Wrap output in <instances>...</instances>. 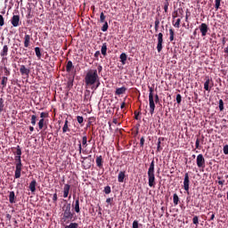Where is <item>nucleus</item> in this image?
Masks as SVG:
<instances>
[{
	"label": "nucleus",
	"instance_id": "obj_23",
	"mask_svg": "<svg viewBox=\"0 0 228 228\" xmlns=\"http://www.w3.org/2000/svg\"><path fill=\"white\" fill-rule=\"evenodd\" d=\"M9 202H10V204H15V191H10Z\"/></svg>",
	"mask_w": 228,
	"mask_h": 228
},
{
	"label": "nucleus",
	"instance_id": "obj_42",
	"mask_svg": "<svg viewBox=\"0 0 228 228\" xmlns=\"http://www.w3.org/2000/svg\"><path fill=\"white\" fill-rule=\"evenodd\" d=\"M104 20H106V16L104 15V12H101L100 22H105Z\"/></svg>",
	"mask_w": 228,
	"mask_h": 228
},
{
	"label": "nucleus",
	"instance_id": "obj_32",
	"mask_svg": "<svg viewBox=\"0 0 228 228\" xmlns=\"http://www.w3.org/2000/svg\"><path fill=\"white\" fill-rule=\"evenodd\" d=\"M79 224L77 223H70L69 225H66L64 228H77Z\"/></svg>",
	"mask_w": 228,
	"mask_h": 228
},
{
	"label": "nucleus",
	"instance_id": "obj_53",
	"mask_svg": "<svg viewBox=\"0 0 228 228\" xmlns=\"http://www.w3.org/2000/svg\"><path fill=\"white\" fill-rule=\"evenodd\" d=\"M0 26H4V18L0 14Z\"/></svg>",
	"mask_w": 228,
	"mask_h": 228
},
{
	"label": "nucleus",
	"instance_id": "obj_37",
	"mask_svg": "<svg viewBox=\"0 0 228 228\" xmlns=\"http://www.w3.org/2000/svg\"><path fill=\"white\" fill-rule=\"evenodd\" d=\"M159 29V19L155 20V32L158 33V30Z\"/></svg>",
	"mask_w": 228,
	"mask_h": 228
},
{
	"label": "nucleus",
	"instance_id": "obj_21",
	"mask_svg": "<svg viewBox=\"0 0 228 228\" xmlns=\"http://www.w3.org/2000/svg\"><path fill=\"white\" fill-rule=\"evenodd\" d=\"M124 179H126V171H120L118 175V183H123Z\"/></svg>",
	"mask_w": 228,
	"mask_h": 228
},
{
	"label": "nucleus",
	"instance_id": "obj_16",
	"mask_svg": "<svg viewBox=\"0 0 228 228\" xmlns=\"http://www.w3.org/2000/svg\"><path fill=\"white\" fill-rule=\"evenodd\" d=\"M127 92V88L126 86L118 87L115 91V95H122Z\"/></svg>",
	"mask_w": 228,
	"mask_h": 228
},
{
	"label": "nucleus",
	"instance_id": "obj_2",
	"mask_svg": "<svg viewBox=\"0 0 228 228\" xmlns=\"http://www.w3.org/2000/svg\"><path fill=\"white\" fill-rule=\"evenodd\" d=\"M154 159H152L148 169V184L150 188H154L156 186V175L154 174Z\"/></svg>",
	"mask_w": 228,
	"mask_h": 228
},
{
	"label": "nucleus",
	"instance_id": "obj_14",
	"mask_svg": "<svg viewBox=\"0 0 228 228\" xmlns=\"http://www.w3.org/2000/svg\"><path fill=\"white\" fill-rule=\"evenodd\" d=\"M81 159H84L81 161L82 166L84 167V170H88L91 168L92 164L90 162L86 163V161H85V159H88V157H81Z\"/></svg>",
	"mask_w": 228,
	"mask_h": 228
},
{
	"label": "nucleus",
	"instance_id": "obj_13",
	"mask_svg": "<svg viewBox=\"0 0 228 228\" xmlns=\"http://www.w3.org/2000/svg\"><path fill=\"white\" fill-rule=\"evenodd\" d=\"M38 127L39 129H45L43 130L44 134H47V132L45 131V129H47V125L45 124V119L41 118L38 122Z\"/></svg>",
	"mask_w": 228,
	"mask_h": 228
},
{
	"label": "nucleus",
	"instance_id": "obj_29",
	"mask_svg": "<svg viewBox=\"0 0 228 228\" xmlns=\"http://www.w3.org/2000/svg\"><path fill=\"white\" fill-rule=\"evenodd\" d=\"M173 202L175 206H177L179 204V196L177 195V193H175L173 195Z\"/></svg>",
	"mask_w": 228,
	"mask_h": 228
},
{
	"label": "nucleus",
	"instance_id": "obj_36",
	"mask_svg": "<svg viewBox=\"0 0 228 228\" xmlns=\"http://www.w3.org/2000/svg\"><path fill=\"white\" fill-rule=\"evenodd\" d=\"M35 53H36V55H37L38 58H42V53L40 52V47H36V48H35Z\"/></svg>",
	"mask_w": 228,
	"mask_h": 228
},
{
	"label": "nucleus",
	"instance_id": "obj_11",
	"mask_svg": "<svg viewBox=\"0 0 228 228\" xmlns=\"http://www.w3.org/2000/svg\"><path fill=\"white\" fill-rule=\"evenodd\" d=\"M149 104H150V113L151 115H154V110H156V103H154V97H149Z\"/></svg>",
	"mask_w": 228,
	"mask_h": 228
},
{
	"label": "nucleus",
	"instance_id": "obj_41",
	"mask_svg": "<svg viewBox=\"0 0 228 228\" xmlns=\"http://www.w3.org/2000/svg\"><path fill=\"white\" fill-rule=\"evenodd\" d=\"M192 224H194V225H199V216H193Z\"/></svg>",
	"mask_w": 228,
	"mask_h": 228
},
{
	"label": "nucleus",
	"instance_id": "obj_18",
	"mask_svg": "<svg viewBox=\"0 0 228 228\" xmlns=\"http://www.w3.org/2000/svg\"><path fill=\"white\" fill-rule=\"evenodd\" d=\"M104 160H102V156H97L96 157V167H98V168H102Z\"/></svg>",
	"mask_w": 228,
	"mask_h": 228
},
{
	"label": "nucleus",
	"instance_id": "obj_49",
	"mask_svg": "<svg viewBox=\"0 0 228 228\" xmlns=\"http://www.w3.org/2000/svg\"><path fill=\"white\" fill-rule=\"evenodd\" d=\"M219 110L222 111L224 110V100H219Z\"/></svg>",
	"mask_w": 228,
	"mask_h": 228
},
{
	"label": "nucleus",
	"instance_id": "obj_24",
	"mask_svg": "<svg viewBox=\"0 0 228 228\" xmlns=\"http://www.w3.org/2000/svg\"><path fill=\"white\" fill-rule=\"evenodd\" d=\"M62 133H70V128H69V120L66 119L64 122V126L62 127Z\"/></svg>",
	"mask_w": 228,
	"mask_h": 228
},
{
	"label": "nucleus",
	"instance_id": "obj_51",
	"mask_svg": "<svg viewBox=\"0 0 228 228\" xmlns=\"http://www.w3.org/2000/svg\"><path fill=\"white\" fill-rule=\"evenodd\" d=\"M57 201H58V194L54 193L53 196V202L56 203Z\"/></svg>",
	"mask_w": 228,
	"mask_h": 228
},
{
	"label": "nucleus",
	"instance_id": "obj_25",
	"mask_svg": "<svg viewBox=\"0 0 228 228\" xmlns=\"http://www.w3.org/2000/svg\"><path fill=\"white\" fill-rule=\"evenodd\" d=\"M119 58H120V61H121L122 65H126V61H127V54L123 53L120 54Z\"/></svg>",
	"mask_w": 228,
	"mask_h": 228
},
{
	"label": "nucleus",
	"instance_id": "obj_40",
	"mask_svg": "<svg viewBox=\"0 0 228 228\" xmlns=\"http://www.w3.org/2000/svg\"><path fill=\"white\" fill-rule=\"evenodd\" d=\"M108 28H109L108 21H105L103 26L102 27V31H103V33L108 31Z\"/></svg>",
	"mask_w": 228,
	"mask_h": 228
},
{
	"label": "nucleus",
	"instance_id": "obj_33",
	"mask_svg": "<svg viewBox=\"0 0 228 228\" xmlns=\"http://www.w3.org/2000/svg\"><path fill=\"white\" fill-rule=\"evenodd\" d=\"M174 35H175L174 28H170L169 29V40H170V42H174Z\"/></svg>",
	"mask_w": 228,
	"mask_h": 228
},
{
	"label": "nucleus",
	"instance_id": "obj_64",
	"mask_svg": "<svg viewBox=\"0 0 228 228\" xmlns=\"http://www.w3.org/2000/svg\"><path fill=\"white\" fill-rule=\"evenodd\" d=\"M224 51L225 54H228V46L225 47Z\"/></svg>",
	"mask_w": 228,
	"mask_h": 228
},
{
	"label": "nucleus",
	"instance_id": "obj_45",
	"mask_svg": "<svg viewBox=\"0 0 228 228\" xmlns=\"http://www.w3.org/2000/svg\"><path fill=\"white\" fill-rule=\"evenodd\" d=\"M47 117H49V113L47 112H41L40 113V118H47Z\"/></svg>",
	"mask_w": 228,
	"mask_h": 228
},
{
	"label": "nucleus",
	"instance_id": "obj_9",
	"mask_svg": "<svg viewBox=\"0 0 228 228\" xmlns=\"http://www.w3.org/2000/svg\"><path fill=\"white\" fill-rule=\"evenodd\" d=\"M183 190H185L187 193H190V175H188V173H185L184 175Z\"/></svg>",
	"mask_w": 228,
	"mask_h": 228
},
{
	"label": "nucleus",
	"instance_id": "obj_4",
	"mask_svg": "<svg viewBox=\"0 0 228 228\" xmlns=\"http://www.w3.org/2000/svg\"><path fill=\"white\" fill-rule=\"evenodd\" d=\"M15 161H17V164L14 177L15 179H20V172H22V160L20 159V156H16Z\"/></svg>",
	"mask_w": 228,
	"mask_h": 228
},
{
	"label": "nucleus",
	"instance_id": "obj_7",
	"mask_svg": "<svg viewBox=\"0 0 228 228\" xmlns=\"http://www.w3.org/2000/svg\"><path fill=\"white\" fill-rule=\"evenodd\" d=\"M20 72L21 76H23V79H28L31 69H29V68H26L24 65H20Z\"/></svg>",
	"mask_w": 228,
	"mask_h": 228
},
{
	"label": "nucleus",
	"instance_id": "obj_55",
	"mask_svg": "<svg viewBox=\"0 0 228 228\" xmlns=\"http://www.w3.org/2000/svg\"><path fill=\"white\" fill-rule=\"evenodd\" d=\"M164 140H165V138L159 137V138L158 139V144H157V146H161V142H163Z\"/></svg>",
	"mask_w": 228,
	"mask_h": 228
},
{
	"label": "nucleus",
	"instance_id": "obj_19",
	"mask_svg": "<svg viewBox=\"0 0 228 228\" xmlns=\"http://www.w3.org/2000/svg\"><path fill=\"white\" fill-rule=\"evenodd\" d=\"M69 191H70V185L69 183H66L64 185V189H63V197H64V199H67V197H69Z\"/></svg>",
	"mask_w": 228,
	"mask_h": 228
},
{
	"label": "nucleus",
	"instance_id": "obj_59",
	"mask_svg": "<svg viewBox=\"0 0 228 228\" xmlns=\"http://www.w3.org/2000/svg\"><path fill=\"white\" fill-rule=\"evenodd\" d=\"M101 56V52L100 51H96L94 53V58H99Z\"/></svg>",
	"mask_w": 228,
	"mask_h": 228
},
{
	"label": "nucleus",
	"instance_id": "obj_58",
	"mask_svg": "<svg viewBox=\"0 0 228 228\" xmlns=\"http://www.w3.org/2000/svg\"><path fill=\"white\" fill-rule=\"evenodd\" d=\"M195 145H196V149H199V147H200V139L196 140Z\"/></svg>",
	"mask_w": 228,
	"mask_h": 228
},
{
	"label": "nucleus",
	"instance_id": "obj_43",
	"mask_svg": "<svg viewBox=\"0 0 228 228\" xmlns=\"http://www.w3.org/2000/svg\"><path fill=\"white\" fill-rule=\"evenodd\" d=\"M175 28H179L181 26V19H177L176 21L173 24Z\"/></svg>",
	"mask_w": 228,
	"mask_h": 228
},
{
	"label": "nucleus",
	"instance_id": "obj_46",
	"mask_svg": "<svg viewBox=\"0 0 228 228\" xmlns=\"http://www.w3.org/2000/svg\"><path fill=\"white\" fill-rule=\"evenodd\" d=\"M218 179V184H220L221 186H224V184L225 183V180H222V177L221 176H218L217 177Z\"/></svg>",
	"mask_w": 228,
	"mask_h": 228
},
{
	"label": "nucleus",
	"instance_id": "obj_27",
	"mask_svg": "<svg viewBox=\"0 0 228 228\" xmlns=\"http://www.w3.org/2000/svg\"><path fill=\"white\" fill-rule=\"evenodd\" d=\"M0 56H8V45H4L3 50L0 53Z\"/></svg>",
	"mask_w": 228,
	"mask_h": 228
},
{
	"label": "nucleus",
	"instance_id": "obj_5",
	"mask_svg": "<svg viewBox=\"0 0 228 228\" xmlns=\"http://www.w3.org/2000/svg\"><path fill=\"white\" fill-rule=\"evenodd\" d=\"M83 147H84V149H86L88 147V137L86 135H83L82 142H79V143H78L79 154H81L82 152H83V154H85V152H86V150H83Z\"/></svg>",
	"mask_w": 228,
	"mask_h": 228
},
{
	"label": "nucleus",
	"instance_id": "obj_6",
	"mask_svg": "<svg viewBox=\"0 0 228 228\" xmlns=\"http://www.w3.org/2000/svg\"><path fill=\"white\" fill-rule=\"evenodd\" d=\"M196 163L199 168H206V159H204V155L199 154L196 159Z\"/></svg>",
	"mask_w": 228,
	"mask_h": 228
},
{
	"label": "nucleus",
	"instance_id": "obj_47",
	"mask_svg": "<svg viewBox=\"0 0 228 228\" xmlns=\"http://www.w3.org/2000/svg\"><path fill=\"white\" fill-rule=\"evenodd\" d=\"M149 97H154V88L149 86Z\"/></svg>",
	"mask_w": 228,
	"mask_h": 228
},
{
	"label": "nucleus",
	"instance_id": "obj_61",
	"mask_svg": "<svg viewBox=\"0 0 228 228\" xmlns=\"http://www.w3.org/2000/svg\"><path fill=\"white\" fill-rule=\"evenodd\" d=\"M134 118H135V120H138L139 119V116H140V112H138V113H136V112H134Z\"/></svg>",
	"mask_w": 228,
	"mask_h": 228
},
{
	"label": "nucleus",
	"instance_id": "obj_34",
	"mask_svg": "<svg viewBox=\"0 0 228 228\" xmlns=\"http://www.w3.org/2000/svg\"><path fill=\"white\" fill-rule=\"evenodd\" d=\"M104 193L106 195H110V193H111V187L110 185H107L104 190H103Z\"/></svg>",
	"mask_w": 228,
	"mask_h": 228
},
{
	"label": "nucleus",
	"instance_id": "obj_56",
	"mask_svg": "<svg viewBox=\"0 0 228 228\" xmlns=\"http://www.w3.org/2000/svg\"><path fill=\"white\" fill-rule=\"evenodd\" d=\"M223 151H224V154H226V155L228 154V145L227 144L224 146Z\"/></svg>",
	"mask_w": 228,
	"mask_h": 228
},
{
	"label": "nucleus",
	"instance_id": "obj_52",
	"mask_svg": "<svg viewBox=\"0 0 228 228\" xmlns=\"http://www.w3.org/2000/svg\"><path fill=\"white\" fill-rule=\"evenodd\" d=\"M143 145H145V138L142 137L141 140H140V146L143 147Z\"/></svg>",
	"mask_w": 228,
	"mask_h": 228
},
{
	"label": "nucleus",
	"instance_id": "obj_20",
	"mask_svg": "<svg viewBox=\"0 0 228 228\" xmlns=\"http://www.w3.org/2000/svg\"><path fill=\"white\" fill-rule=\"evenodd\" d=\"M29 190L30 191L35 192L37 191V180L33 179L29 183Z\"/></svg>",
	"mask_w": 228,
	"mask_h": 228
},
{
	"label": "nucleus",
	"instance_id": "obj_1",
	"mask_svg": "<svg viewBox=\"0 0 228 228\" xmlns=\"http://www.w3.org/2000/svg\"><path fill=\"white\" fill-rule=\"evenodd\" d=\"M97 81H99L97 69H89L85 77V83L86 86H92L93 85H95Z\"/></svg>",
	"mask_w": 228,
	"mask_h": 228
},
{
	"label": "nucleus",
	"instance_id": "obj_54",
	"mask_svg": "<svg viewBox=\"0 0 228 228\" xmlns=\"http://www.w3.org/2000/svg\"><path fill=\"white\" fill-rule=\"evenodd\" d=\"M138 221L134 220L132 224V228H138Z\"/></svg>",
	"mask_w": 228,
	"mask_h": 228
},
{
	"label": "nucleus",
	"instance_id": "obj_28",
	"mask_svg": "<svg viewBox=\"0 0 228 228\" xmlns=\"http://www.w3.org/2000/svg\"><path fill=\"white\" fill-rule=\"evenodd\" d=\"M74 69V65L72 64L71 61H69L66 65V72H70Z\"/></svg>",
	"mask_w": 228,
	"mask_h": 228
},
{
	"label": "nucleus",
	"instance_id": "obj_60",
	"mask_svg": "<svg viewBox=\"0 0 228 228\" xmlns=\"http://www.w3.org/2000/svg\"><path fill=\"white\" fill-rule=\"evenodd\" d=\"M155 102H156V104H158V102H159V95H158V94L155 95Z\"/></svg>",
	"mask_w": 228,
	"mask_h": 228
},
{
	"label": "nucleus",
	"instance_id": "obj_35",
	"mask_svg": "<svg viewBox=\"0 0 228 228\" xmlns=\"http://www.w3.org/2000/svg\"><path fill=\"white\" fill-rule=\"evenodd\" d=\"M14 154H16V156H22V150H20V146H17L16 147V152H14Z\"/></svg>",
	"mask_w": 228,
	"mask_h": 228
},
{
	"label": "nucleus",
	"instance_id": "obj_17",
	"mask_svg": "<svg viewBox=\"0 0 228 228\" xmlns=\"http://www.w3.org/2000/svg\"><path fill=\"white\" fill-rule=\"evenodd\" d=\"M75 212L81 213V208H79V198H77V200H75V203L73 202L72 204Z\"/></svg>",
	"mask_w": 228,
	"mask_h": 228
},
{
	"label": "nucleus",
	"instance_id": "obj_57",
	"mask_svg": "<svg viewBox=\"0 0 228 228\" xmlns=\"http://www.w3.org/2000/svg\"><path fill=\"white\" fill-rule=\"evenodd\" d=\"M4 75L5 76H10V71H9L8 68L4 67Z\"/></svg>",
	"mask_w": 228,
	"mask_h": 228
},
{
	"label": "nucleus",
	"instance_id": "obj_50",
	"mask_svg": "<svg viewBox=\"0 0 228 228\" xmlns=\"http://www.w3.org/2000/svg\"><path fill=\"white\" fill-rule=\"evenodd\" d=\"M77 122H78V124H83V122H84V118H83V117L82 116H77Z\"/></svg>",
	"mask_w": 228,
	"mask_h": 228
},
{
	"label": "nucleus",
	"instance_id": "obj_22",
	"mask_svg": "<svg viewBox=\"0 0 228 228\" xmlns=\"http://www.w3.org/2000/svg\"><path fill=\"white\" fill-rule=\"evenodd\" d=\"M31 42V36L25 35L24 37V47H29V43Z\"/></svg>",
	"mask_w": 228,
	"mask_h": 228
},
{
	"label": "nucleus",
	"instance_id": "obj_10",
	"mask_svg": "<svg viewBox=\"0 0 228 228\" xmlns=\"http://www.w3.org/2000/svg\"><path fill=\"white\" fill-rule=\"evenodd\" d=\"M199 29L201 33V37H206V35H208V32L209 31V27L206 23H201L199 26Z\"/></svg>",
	"mask_w": 228,
	"mask_h": 228
},
{
	"label": "nucleus",
	"instance_id": "obj_12",
	"mask_svg": "<svg viewBox=\"0 0 228 228\" xmlns=\"http://www.w3.org/2000/svg\"><path fill=\"white\" fill-rule=\"evenodd\" d=\"M11 22L12 24V26L14 28H17L19 27V22H20V16L19 15H13L12 20H11Z\"/></svg>",
	"mask_w": 228,
	"mask_h": 228
},
{
	"label": "nucleus",
	"instance_id": "obj_26",
	"mask_svg": "<svg viewBox=\"0 0 228 228\" xmlns=\"http://www.w3.org/2000/svg\"><path fill=\"white\" fill-rule=\"evenodd\" d=\"M102 54L103 56H106L107 54V51H108V45L106 43H103L102 45Z\"/></svg>",
	"mask_w": 228,
	"mask_h": 228
},
{
	"label": "nucleus",
	"instance_id": "obj_44",
	"mask_svg": "<svg viewBox=\"0 0 228 228\" xmlns=\"http://www.w3.org/2000/svg\"><path fill=\"white\" fill-rule=\"evenodd\" d=\"M215 3V8L216 10H218L220 8V3H222V0H216Z\"/></svg>",
	"mask_w": 228,
	"mask_h": 228
},
{
	"label": "nucleus",
	"instance_id": "obj_63",
	"mask_svg": "<svg viewBox=\"0 0 228 228\" xmlns=\"http://www.w3.org/2000/svg\"><path fill=\"white\" fill-rule=\"evenodd\" d=\"M209 220L210 222H213V220H215V213H212Z\"/></svg>",
	"mask_w": 228,
	"mask_h": 228
},
{
	"label": "nucleus",
	"instance_id": "obj_48",
	"mask_svg": "<svg viewBox=\"0 0 228 228\" xmlns=\"http://www.w3.org/2000/svg\"><path fill=\"white\" fill-rule=\"evenodd\" d=\"M183 101V96L181 94L176 95V102L177 104H181V102Z\"/></svg>",
	"mask_w": 228,
	"mask_h": 228
},
{
	"label": "nucleus",
	"instance_id": "obj_30",
	"mask_svg": "<svg viewBox=\"0 0 228 228\" xmlns=\"http://www.w3.org/2000/svg\"><path fill=\"white\" fill-rule=\"evenodd\" d=\"M8 84V77H3L1 85L3 86V88H6V85Z\"/></svg>",
	"mask_w": 228,
	"mask_h": 228
},
{
	"label": "nucleus",
	"instance_id": "obj_31",
	"mask_svg": "<svg viewBox=\"0 0 228 228\" xmlns=\"http://www.w3.org/2000/svg\"><path fill=\"white\" fill-rule=\"evenodd\" d=\"M3 111H4V100L0 98V113H3Z\"/></svg>",
	"mask_w": 228,
	"mask_h": 228
},
{
	"label": "nucleus",
	"instance_id": "obj_39",
	"mask_svg": "<svg viewBox=\"0 0 228 228\" xmlns=\"http://www.w3.org/2000/svg\"><path fill=\"white\" fill-rule=\"evenodd\" d=\"M31 124H32V126H37V116L36 115L31 116Z\"/></svg>",
	"mask_w": 228,
	"mask_h": 228
},
{
	"label": "nucleus",
	"instance_id": "obj_38",
	"mask_svg": "<svg viewBox=\"0 0 228 228\" xmlns=\"http://www.w3.org/2000/svg\"><path fill=\"white\" fill-rule=\"evenodd\" d=\"M168 6H170V3L165 2L164 3V12L168 13Z\"/></svg>",
	"mask_w": 228,
	"mask_h": 228
},
{
	"label": "nucleus",
	"instance_id": "obj_15",
	"mask_svg": "<svg viewBox=\"0 0 228 228\" xmlns=\"http://www.w3.org/2000/svg\"><path fill=\"white\" fill-rule=\"evenodd\" d=\"M209 85H211V79L209 78V77H206L204 90H206L207 92H211V87H209Z\"/></svg>",
	"mask_w": 228,
	"mask_h": 228
},
{
	"label": "nucleus",
	"instance_id": "obj_3",
	"mask_svg": "<svg viewBox=\"0 0 228 228\" xmlns=\"http://www.w3.org/2000/svg\"><path fill=\"white\" fill-rule=\"evenodd\" d=\"M70 203H68L67 205H64L62 207V218H61V222H69L70 220H72V218H74V214L72 213V211L70 210Z\"/></svg>",
	"mask_w": 228,
	"mask_h": 228
},
{
	"label": "nucleus",
	"instance_id": "obj_8",
	"mask_svg": "<svg viewBox=\"0 0 228 228\" xmlns=\"http://www.w3.org/2000/svg\"><path fill=\"white\" fill-rule=\"evenodd\" d=\"M156 37H158L157 51L159 53L163 51V33L160 32Z\"/></svg>",
	"mask_w": 228,
	"mask_h": 228
},
{
	"label": "nucleus",
	"instance_id": "obj_62",
	"mask_svg": "<svg viewBox=\"0 0 228 228\" xmlns=\"http://www.w3.org/2000/svg\"><path fill=\"white\" fill-rule=\"evenodd\" d=\"M96 70H98V72H102V66L99 65Z\"/></svg>",
	"mask_w": 228,
	"mask_h": 228
}]
</instances>
